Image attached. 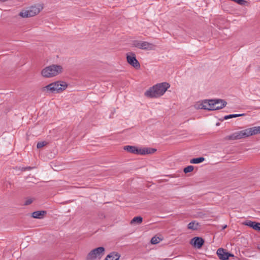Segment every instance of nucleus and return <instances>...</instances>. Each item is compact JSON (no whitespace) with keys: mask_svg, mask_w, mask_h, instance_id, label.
I'll return each instance as SVG.
<instances>
[{"mask_svg":"<svg viewBox=\"0 0 260 260\" xmlns=\"http://www.w3.org/2000/svg\"><path fill=\"white\" fill-rule=\"evenodd\" d=\"M63 68L60 65L52 64L46 67L41 71V75L44 78H52L58 75L63 72Z\"/></svg>","mask_w":260,"mask_h":260,"instance_id":"4","label":"nucleus"},{"mask_svg":"<svg viewBox=\"0 0 260 260\" xmlns=\"http://www.w3.org/2000/svg\"><path fill=\"white\" fill-rule=\"evenodd\" d=\"M200 226L199 223L198 222L196 221H193L189 223H188L187 225V228L189 230L195 231L197 230Z\"/></svg>","mask_w":260,"mask_h":260,"instance_id":"16","label":"nucleus"},{"mask_svg":"<svg viewBox=\"0 0 260 260\" xmlns=\"http://www.w3.org/2000/svg\"><path fill=\"white\" fill-rule=\"evenodd\" d=\"M33 202V200L31 198L27 199L26 200L24 203L25 205H28L31 204Z\"/></svg>","mask_w":260,"mask_h":260,"instance_id":"25","label":"nucleus"},{"mask_svg":"<svg viewBox=\"0 0 260 260\" xmlns=\"http://www.w3.org/2000/svg\"><path fill=\"white\" fill-rule=\"evenodd\" d=\"M133 45L135 47L141 49L152 50L154 45L146 41H135Z\"/></svg>","mask_w":260,"mask_h":260,"instance_id":"9","label":"nucleus"},{"mask_svg":"<svg viewBox=\"0 0 260 260\" xmlns=\"http://www.w3.org/2000/svg\"><path fill=\"white\" fill-rule=\"evenodd\" d=\"M242 115H226L224 117L219 118L220 120H228L229 119H231L234 117H236L239 116H242Z\"/></svg>","mask_w":260,"mask_h":260,"instance_id":"20","label":"nucleus"},{"mask_svg":"<svg viewBox=\"0 0 260 260\" xmlns=\"http://www.w3.org/2000/svg\"><path fill=\"white\" fill-rule=\"evenodd\" d=\"M209 111L217 110L225 107L227 104L225 101L222 99L209 100Z\"/></svg>","mask_w":260,"mask_h":260,"instance_id":"7","label":"nucleus"},{"mask_svg":"<svg viewBox=\"0 0 260 260\" xmlns=\"http://www.w3.org/2000/svg\"><path fill=\"white\" fill-rule=\"evenodd\" d=\"M209 100H205L197 102L193 106L196 109H204L209 111Z\"/></svg>","mask_w":260,"mask_h":260,"instance_id":"12","label":"nucleus"},{"mask_svg":"<svg viewBox=\"0 0 260 260\" xmlns=\"http://www.w3.org/2000/svg\"><path fill=\"white\" fill-rule=\"evenodd\" d=\"M194 167L192 166H188L184 169V172L188 173L193 171Z\"/></svg>","mask_w":260,"mask_h":260,"instance_id":"22","label":"nucleus"},{"mask_svg":"<svg viewBox=\"0 0 260 260\" xmlns=\"http://www.w3.org/2000/svg\"><path fill=\"white\" fill-rule=\"evenodd\" d=\"M162 240V239L158 237L154 236L153 238H152L151 240V243L152 244H156L158 243H159Z\"/></svg>","mask_w":260,"mask_h":260,"instance_id":"21","label":"nucleus"},{"mask_svg":"<svg viewBox=\"0 0 260 260\" xmlns=\"http://www.w3.org/2000/svg\"><path fill=\"white\" fill-rule=\"evenodd\" d=\"M227 225H224V226H223L222 227V229H224L226 228Z\"/></svg>","mask_w":260,"mask_h":260,"instance_id":"26","label":"nucleus"},{"mask_svg":"<svg viewBox=\"0 0 260 260\" xmlns=\"http://www.w3.org/2000/svg\"><path fill=\"white\" fill-rule=\"evenodd\" d=\"M244 225L249 226L255 231L260 232V223L252 221L251 220H246L243 223Z\"/></svg>","mask_w":260,"mask_h":260,"instance_id":"13","label":"nucleus"},{"mask_svg":"<svg viewBox=\"0 0 260 260\" xmlns=\"http://www.w3.org/2000/svg\"><path fill=\"white\" fill-rule=\"evenodd\" d=\"M43 7L41 4L32 6L27 9L22 10L19 15L23 18L33 17L40 13Z\"/></svg>","mask_w":260,"mask_h":260,"instance_id":"6","label":"nucleus"},{"mask_svg":"<svg viewBox=\"0 0 260 260\" xmlns=\"http://www.w3.org/2000/svg\"><path fill=\"white\" fill-rule=\"evenodd\" d=\"M219 125V123L217 122L216 123V125L218 126Z\"/></svg>","mask_w":260,"mask_h":260,"instance_id":"27","label":"nucleus"},{"mask_svg":"<svg viewBox=\"0 0 260 260\" xmlns=\"http://www.w3.org/2000/svg\"><path fill=\"white\" fill-rule=\"evenodd\" d=\"M258 248L260 249V246H259V247H258Z\"/></svg>","mask_w":260,"mask_h":260,"instance_id":"28","label":"nucleus"},{"mask_svg":"<svg viewBox=\"0 0 260 260\" xmlns=\"http://www.w3.org/2000/svg\"><path fill=\"white\" fill-rule=\"evenodd\" d=\"M143 218L141 216L135 217L131 221V224H140L142 223Z\"/></svg>","mask_w":260,"mask_h":260,"instance_id":"18","label":"nucleus"},{"mask_svg":"<svg viewBox=\"0 0 260 260\" xmlns=\"http://www.w3.org/2000/svg\"><path fill=\"white\" fill-rule=\"evenodd\" d=\"M126 58L128 63L133 67L136 69L140 68V65L134 53H131L129 54H127Z\"/></svg>","mask_w":260,"mask_h":260,"instance_id":"11","label":"nucleus"},{"mask_svg":"<svg viewBox=\"0 0 260 260\" xmlns=\"http://www.w3.org/2000/svg\"><path fill=\"white\" fill-rule=\"evenodd\" d=\"M105 248L103 247H99L91 250L87 255L88 260H93L100 258L104 254Z\"/></svg>","mask_w":260,"mask_h":260,"instance_id":"8","label":"nucleus"},{"mask_svg":"<svg viewBox=\"0 0 260 260\" xmlns=\"http://www.w3.org/2000/svg\"><path fill=\"white\" fill-rule=\"evenodd\" d=\"M205 160V158L203 157L194 158L190 159V163L193 164H198L203 162Z\"/></svg>","mask_w":260,"mask_h":260,"instance_id":"19","label":"nucleus"},{"mask_svg":"<svg viewBox=\"0 0 260 260\" xmlns=\"http://www.w3.org/2000/svg\"><path fill=\"white\" fill-rule=\"evenodd\" d=\"M260 134V126H254L233 134L232 135L226 137V140H237L248 137L252 135Z\"/></svg>","mask_w":260,"mask_h":260,"instance_id":"1","label":"nucleus"},{"mask_svg":"<svg viewBox=\"0 0 260 260\" xmlns=\"http://www.w3.org/2000/svg\"><path fill=\"white\" fill-rule=\"evenodd\" d=\"M234 2H236V3L240 5H244L246 3V2L244 0H234Z\"/></svg>","mask_w":260,"mask_h":260,"instance_id":"24","label":"nucleus"},{"mask_svg":"<svg viewBox=\"0 0 260 260\" xmlns=\"http://www.w3.org/2000/svg\"><path fill=\"white\" fill-rule=\"evenodd\" d=\"M47 145V142L45 141L40 142L37 144V147L38 149H40Z\"/></svg>","mask_w":260,"mask_h":260,"instance_id":"23","label":"nucleus"},{"mask_svg":"<svg viewBox=\"0 0 260 260\" xmlns=\"http://www.w3.org/2000/svg\"><path fill=\"white\" fill-rule=\"evenodd\" d=\"M190 243L194 247L200 248L204 244V240L201 238L196 237L191 240Z\"/></svg>","mask_w":260,"mask_h":260,"instance_id":"14","label":"nucleus"},{"mask_svg":"<svg viewBox=\"0 0 260 260\" xmlns=\"http://www.w3.org/2000/svg\"><path fill=\"white\" fill-rule=\"evenodd\" d=\"M216 253L221 260H227L229 257L234 256L233 254L229 253L226 250L221 248L217 249Z\"/></svg>","mask_w":260,"mask_h":260,"instance_id":"10","label":"nucleus"},{"mask_svg":"<svg viewBox=\"0 0 260 260\" xmlns=\"http://www.w3.org/2000/svg\"><path fill=\"white\" fill-rule=\"evenodd\" d=\"M123 149L128 152L141 155L152 154L156 151V149L152 148L139 147L135 146L127 145L123 147Z\"/></svg>","mask_w":260,"mask_h":260,"instance_id":"5","label":"nucleus"},{"mask_svg":"<svg viewBox=\"0 0 260 260\" xmlns=\"http://www.w3.org/2000/svg\"><path fill=\"white\" fill-rule=\"evenodd\" d=\"M67 87L68 84L66 82L57 81L43 87L42 91L49 93H59L64 90Z\"/></svg>","mask_w":260,"mask_h":260,"instance_id":"3","label":"nucleus"},{"mask_svg":"<svg viewBox=\"0 0 260 260\" xmlns=\"http://www.w3.org/2000/svg\"><path fill=\"white\" fill-rule=\"evenodd\" d=\"M169 87V84L166 82L159 83L147 90L145 95L149 98H157L163 95Z\"/></svg>","mask_w":260,"mask_h":260,"instance_id":"2","label":"nucleus"},{"mask_svg":"<svg viewBox=\"0 0 260 260\" xmlns=\"http://www.w3.org/2000/svg\"><path fill=\"white\" fill-rule=\"evenodd\" d=\"M120 256V254L117 252H112L106 256L105 260H118Z\"/></svg>","mask_w":260,"mask_h":260,"instance_id":"15","label":"nucleus"},{"mask_svg":"<svg viewBox=\"0 0 260 260\" xmlns=\"http://www.w3.org/2000/svg\"><path fill=\"white\" fill-rule=\"evenodd\" d=\"M45 214V211H38L33 212L32 214V216L35 218L41 219L43 218Z\"/></svg>","mask_w":260,"mask_h":260,"instance_id":"17","label":"nucleus"}]
</instances>
